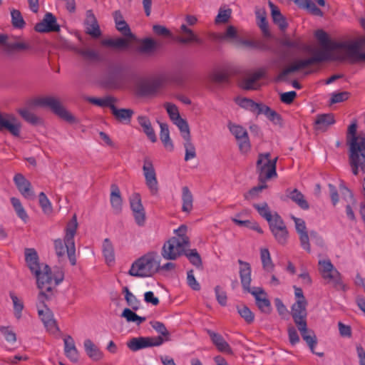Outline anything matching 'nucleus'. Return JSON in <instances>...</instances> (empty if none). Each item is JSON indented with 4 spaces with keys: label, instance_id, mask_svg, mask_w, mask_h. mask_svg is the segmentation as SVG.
I'll return each mask as SVG.
<instances>
[{
    "label": "nucleus",
    "instance_id": "nucleus-49",
    "mask_svg": "<svg viewBox=\"0 0 365 365\" xmlns=\"http://www.w3.org/2000/svg\"><path fill=\"white\" fill-rule=\"evenodd\" d=\"M19 113L26 122L32 125H38L41 121L40 118L29 110L27 108L19 109Z\"/></svg>",
    "mask_w": 365,
    "mask_h": 365
},
{
    "label": "nucleus",
    "instance_id": "nucleus-62",
    "mask_svg": "<svg viewBox=\"0 0 365 365\" xmlns=\"http://www.w3.org/2000/svg\"><path fill=\"white\" fill-rule=\"evenodd\" d=\"M255 113L257 115L264 114L269 120H274V110L264 104L259 103Z\"/></svg>",
    "mask_w": 365,
    "mask_h": 365
},
{
    "label": "nucleus",
    "instance_id": "nucleus-7",
    "mask_svg": "<svg viewBox=\"0 0 365 365\" xmlns=\"http://www.w3.org/2000/svg\"><path fill=\"white\" fill-rule=\"evenodd\" d=\"M349 145V163L351 172L357 175L365 173V138H354Z\"/></svg>",
    "mask_w": 365,
    "mask_h": 365
},
{
    "label": "nucleus",
    "instance_id": "nucleus-35",
    "mask_svg": "<svg viewBox=\"0 0 365 365\" xmlns=\"http://www.w3.org/2000/svg\"><path fill=\"white\" fill-rule=\"evenodd\" d=\"M253 207L257 210L259 215L269 222V229L271 232L274 233L272 215L268 205L266 202H262L260 204L255 203L253 204Z\"/></svg>",
    "mask_w": 365,
    "mask_h": 365
},
{
    "label": "nucleus",
    "instance_id": "nucleus-41",
    "mask_svg": "<svg viewBox=\"0 0 365 365\" xmlns=\"http://www.w3.org/2000/svg\"><path fill=\"white\" fill-rule=\"evenodd\" d=\"M183 255H185L188 259L189 262L197 269H200L202 267V262L200 254L197 252L196 249H187L185 250Z\"/></svg>",
    "mask_w": 365,
    "mask_h": 365
},
{
    "label": "nucleus",
    "instance_id": "nucleus-36",
    "mask_svg": "<svg viewBox=\"0 0 365 365\" xmlns=\"http://www.w3.org/2000/svg\"><path fill=\"white\" fill-rule=\"evenodd\" d=\"M150 324L159 334L158 336H153V338H160L162 341V344L170 340V333L163 322L151 321Z\"/></svg>",
    "mask_w": 365,
    "mask_h": 365
},
{
    "label": "nucleus",
    "instance_id": "nucleus-21",
    "mask_svg": "<svg viewBox=\"0 0 365 365\" xmlns=\"http://www.w3.org/2000/svg\"><path fill=\"white\" fill-rule=\"evenodd\" d=\"M307 302L296 301L292 307V315L297 327L307 324Z\"/></svg>",
    "mask_w": 365,
    "mask_h": 365
},
{
    "label": "nucleus",
    "instance_id": "nucleus-32",
    "mask_svg": "<svg viewBox=\"0 0 365 365\" xmlns=\"http://www.w3.org/2000/svg\"><path fill=\"white\" fill-rule=\"evenodd\" d=\"M83 346L86 354L93 361H99L103 358V353L100 349L89 339L83 342Z\"/></svg>",
    "mask_w": 365,
    "mask_h": 365
},
{
    "label": "nucleus",
    "instance_id": "nucleus-9",
    "mask_svg": "<svg viewBox=\"0 0 365 365\" xmlns=\"http://www.w3.org/2000/svg\"><path fill=\"white\" fill-rule=\"evenodd\" d=\"M189 247L190 240L171 237L164 243L161 255L165 259L175 260L183 255L185 249Z\"/></svg>",
    "mask_w": 365,
    "mask_h": 365
},
{
    "label": "nucleus",
    "instance_id": "nucleus-40",
    "mask_svg": "<svg viewBox=\"0 0 365 365\" xmlns=\"http://www.w3.org/2000/svg\"><path fill=\"white\" fill-rule=\"evenodd\" d=\"M86 101L100 107H108L111 110L112 106L115 105L114 103L116 101V99L112 96H106L103 98L88 97Z\"/></svg>",
    "mask_w": 365,
    "mask_h": 365
},
{
    "label": "nucleus",
    "instance_id": "nucleus-28",
    "mask_svg": "<svg viewBox=\"0 0 365 365\" xmlns=\"http://www.w3.org/2000/svg\"><path fill=\"white\" fill-rule=\"evenodd\" d=\"M111 113L115 119L123 124H130L134 111L130 108H118L115 105L112 106Z\"/></svg>",
    "mask_w": 365,
    "mask_h": 365
},
{
    "label": "nucleus",
    "instance_id": "nucleus-47",
    "mask_svg": "<svg viewBox=\"0 0 365 365\" xmlns=\"http://www.w3.org/2000/svg\"><path fill=\"white\" fill-rule=\"evenodd\" d=\"M232 220L240 227H246L260 234L263 232L259 224L255 220H241L237 218H232Z\"/></svg>",
    "mask_w": 365,
    "mask_h": 365
},
{
    "label": "nucleus",
    "instance_id": "nucleus-60",
    "mask_svg": "<svg viewBox=\"0 0 365 365\" xmlns=\"http://www.w3.org/2000/svg\"><path fill=\"white\" fill-rule=\"evenodd\" d=\"M130 205L132 211H137L141 209H144L142 202L141 197L139 193H133L130 198Z\"/></svg>",
    "mask_w": 365,
    "mask_h": 365
},
{
    "label": "nucleus",
    "instance_id": "nucleus-54",
    "mask_svg": "<svg viewBox=\"0 0 365 365\" xmlns=\"http://www.w3.org/2000/svg\"><path fill=\"white\" fill-rule=\"evenodd\" d=\"M10 297L13 302L14 315L17 319H20L21 317V312L24 309V303L19 299L14 292L9 293Z\"/></svg>",
    "mask_w": 365,
    "mask_h": 365
},
{
    "label": "nucleus",
    "instance_id": "nucleus-12",
    "mask_svg": "<svg viewBox=\"0 0 365 365\" xmlns=\"http://www.w3.org/2000/svg\"><path fill=\"white\" fill-rule=\"evenodd\" d=\"M47 275L50 278L48 279V281L51 282L45 286L46 287L38 288L40 289L38 299L41 302H43L44 299H51L54 297L53 289L63 282L64 278V274L62 270L57 271L53 275L51 268Z\"/></svg>",
    "mask_w": 365,
    "mask_h": 365
},
{
    "label": "nucleus",
    "instance_id": "nucleus-2",
    "mask_svg": "<svg viewBox=\"0 0 365 365\" xmlns=\"http://www.w3.org/2000/svg\"><path fill=\"white\" fill-rule=\"evenodd\" d=\"M240 264V277L243 289L252 294L255 299L256 304L259 309L265 314H269L272 311L271 302L267 298L266 292L261 287H250L251 283V267L248 262L241 259L238 260Z\"/></svg>",
    "mask_w": 365,
    "mask_h": 365
},
{
    "label": "nucleus",
    "instance_id": "nucleus-63",
    "mask_svg": "<svg viewBox=\"0 0 365 365\" xmlns=\"http://www.w3.org/2000/svg\"><path fill=\"white\" fill-rule=\"evenodd\" d=\"M116 29L121 32V34L127 37H133V34L130 31V27L125 21L120 20L119 21L115 22Z\"/></svg>",
    "mask_w": 365,
    "mask_h": 365
},
{
    "label": "nucleus",
    "instance_id": "nucleus-26",
    "mask_svg": "<svg viewBox=\"0 0 365 365\" xmlns=\"http://www.w3.org/2000/svg\"><path fill=\"white\" fill-rule=\"evenodd\" d=\"M237 44H241L245 46L257 48L262 51H269L272 48L274 42L270 39L264 38L262 36V38L256 41L250 40H242L240 39L237 41Z\"/></svg>",
    "mask_w": 365,
    "mask_h": 365
},
{
    "label": "nucleus",
    "instance_id": "nucleus-20",
    "mask_svg": "<svg viewBox=\"0 0 365 365\" xmlns=\"http://www.w3.org/2000/svg\"><path fill=\"white\" fill-rule=\"evenodd\" d=\"M14 181L18 190L24 197L28 200H34L35 198V193L32 190L31 182L22 174H16Z\"/></svg>",
    "mask_w": 365,
    "mask_h": 365
},
{
    "label": "nucleus",
    "instance_id": "nucleus-38",
    "mask_svg": "<svg viewBox=\"0 0 365 365\" xmlns=\"http://www.w3.org/2000/svg\"><path fill=\"white\" fill-rule=\"evenodd\" d=\"M158 43L151 38H145L142 40L138 51L144 54H153L158 48Z\"/></svg>",
    "mask_w": 365,
    "mask_h": 365
},
{
    "label": "nucleus",
    "instance_id": "nucleus-46",
    "mask_svg": "<svg viewBox=\"0 0 365 365\" xmlns=\"http://www.w3.org/2000/svg\"><path fill=\"white\" fill-rule=\"evenodd\" d=\"M103 253L107 263H110L114 261V249L111 242L108 238L105 239L103 241Z\"/></svg>",
    "mask_w": 365,
    "mask_h": 365
},
{
    "label": "nucleus",
    "instance_id": "nucleus-14",
    "mask_svg": "<svg viewBox=\"0 0 365 365\" xmlns=\"http://www.w3.org/2000/svg\"><path fill=\"white\" fill-rule=\"evenodd\" d=\"M127 347L132 351L159 346L162 345V341L160 338H153V336H139L130 339L126 343Z\"/></svg>",
    "mask_w": 365,
    "mask_h": 365
},
{
    "label": "nucleus",
    "instance_id": "nucleus-29",
    "mask_svg": "<svg viewBox=\"0 0 365 365\" xmlns=\"http://www.w3.org/2000/svg\"><path fill=\"white\" fill-rule=\"evenodd\" d=\"M110 201L115 213H120L122 210L123 200L118 186L112 184L110 186Z\"/></svg>",
    "mask_w": 365,
    "mask_h": 365
},
{
    "label": "nucleus",
    "instance_id": "nucleus-18",
    "mask_svg": "<svg viewBox=\"0 0 365 365\" xmlns=\"http://www.w3.org/2000/svg\"><path fill=\"white\" fill-rule=\"evenodd\" d=\"M232 134L237 140L240 151L242 154H247L251 148L248 133L242 126L238 125H230L229 126Z\"/></svg>",
    "mask_w": 365,
    "mask_h": 365
},
{
    "label": "nucleus",
    "instance_id": "nucleus-42",
    "mask_svg": "<svg viewBox=\"0 0 365 365\" xmlns=\"http://www.w3.org/2000/svg\"><path fill=\"white\" fill-rule=\"evenodd\" d=\"M260 259L262 264V268L265 272H269L273 269V264L271 258V255L268 249H260Z\"/></svg>",
    "mask_w": 365,
    "mask_h": 365
},
{
    "label": "nucleus",
    "instance_id": "nucleus-58",
    "mask_svg": "<svg viewBox=\"0 0 365 365\" xmlns=\"http://www.w3.org/2000/svg\"><path fill=\"white\" fill-rule=\"evenodd\" d=\"M232 14V10L230 9H223L222 8L220 9L219 13L215 18L216 24H225L227 23Z\"/></svg>",
    "mask_w": 365,
    "mask_h": 365
},
{
    "label": "nucleus",
    "instance_id": "nucleus-23",
    "mask_svg": "<svg viewBox=\"0 0 365 365\" xmlns=\"http://www.w3.org/2000/svg\"><path fill=\"white\" fill-rule=\"evenodd\" d=\"M7 130L11 135L15 137L20 135L21 124L17 122L14 117L6 118L0 113V132Z\"/></svg>",
    "mask_w": 365,
    "mask_h": 365
},
{
    "label": "nucleus",
    "instance_id": "nucleus-8",
    "mask_svg": "<svg viewBox=\"0 0 365 365\" xmlns=\"http://www.w3.org/2000/svg\"><path fill=\"white\" fill-rule=\"evenodd\" d=\"M32 104L35 106L49 108L54 114L70 123H74L76 120L75 117L61 105L57 98L53 96L38 97L33 100Z\"/></svg>",
    "mask_w": 365,
    "mask_h": 365
},
{
    "label": "nucleus",
    "instance_id": "nucleus-34",
    "mask_svg": "<svg viewBox=\"0 0 365 365\" xmlns=\"http://www.w3.org/2000/svg\"><path fill=\"white\" fill-rule=\"evenodd\" d=\"M335 123L334 115L331 113L322 114L317 116L315 120L316 129L325 131L329 126Z\"/></svg>",
    "mask_w": 365,
    "mask_h": 365
},
{
    "label": "nucleus",
    "instance_id": "nucleus-22",
    "mask_svg": "<svg viewBox=\"0 0 365 365\" xmlns=\"http://www.w3.org/2000/svg\"><path fill=\"white\" fill-rule=\"evenodd\" d=\"M257 25L260 29L262 36L274 41V38L269 30L268 21L267 20V14L263 8H256L255 10Z\"/></svg>",
    "mask_w": 365,
    "mask_h": 365
},
{
    "label": "nucleus",
    "instance_id": "nucleus-55",
    "mask_svg": "<svg viewBox=\"0 0 365 365\" xmlns=\"http://www.w3.org/2000/svg\"><path fill=\"white\" fill-rule=\"evenodd\" d=\"M39 205L45 214H50L52 212V205L50 200L46 197L43 192H40L38 195Z\"/></svg>",
    "mask_w": 365,
    "mask_h": 365
},
{
    "label": "nucleus",
    "instance_id": "nucleus-30",
    "mask_svg": "<svg viewBox=\"0 0 365 365\" xmlns=\"http://www.w3.org/2000/svg\"><path fill=\"white\" fill-rule=\"evenodd\" d=\"M64 352L66 356L72 361L76 362L78 360V351L76 347L75 342L71 336L68 335L63 339Z\"/></svg>",
    "mask_w": 365,
    "mask_h": 365
},
{
    "label": "nucleus",
    "instance_id": "nucleus-27",
    "mask_svg": "<svg viewBox=\"0 0 365 365\" xmlns=\"http://www.w3.org/2000/svg\"><path fill=\"white\" fill-rule=\"evenodd\" d=\"M206 332L210 337V339L213 344L217 347V349L227 354H232V349L229 344L224 339L223 336L215 332L210 329H207Z\"/></svg>",
    "mask_w": 365,
    "mask_h": 365
},
{
    "label": "nucleus",
    "instance_id": "nucleus-11",
    "mask_svg": "<svg viewBox=\"0 0 365 365\" xmlns=\"http://www.w3.org/2000/svg\"><path fill=\"white\" fill-rule=\"evenodd\" d=\"M161 86L160 81L138 78L133 82V91L138 97H148L155 94Z\"/></svg>",
    "mask_w": 365,
    "mask_h": 365
},
{
    "label": "nucleus",
    "instance_id": "nucleus-25",
    "mask_svg": "<svg viewBox=\"0 0 365 365\" xmlns=\"http://www.w3.org/2000/svg\"><path fill=\"white\" fill-rule=\"evenodd\" d=\"M297 328H298L299 331H300L303 339L306 341V343L309 346L311 351L313 354H315L319 356H322L323 353H317V352L314 351V347L316 346V345L317 344V337L312 331L309 330L307 329V324H302L300 326H298Z\"/></svg>",
    "mask_w": 365,
    "mask_h": 365
},
{
    "label": "nucleus",
    "instance_id": "nucleus-53",
    "mask_svg": "<svg viewBox=\"0 0 365 365\" xmlns=\"http://www.w3.org/2000/svg\"><path fill=\"white\" fill-rule=\"evenodd\" d=\"M180 131L181 136L183 140L191 138L190 128L186 120L179 118L175 122H174Z\"/></svg>",
    "mask_w": 365,
    "mask_h": 365
},
{
    "label": "nucleus",
    "instance_id": "nucleus-56",
    "mask_svg": "<svg viewBox=\"0 0 365 365\" xmlns=\"http://www.w3.org/2000/svg\"><path fill=\"white\" fill-rule=\"evenodd\" d=\"M164 107L165 108L170 118L173 120V123L178 120L179 118H181L178 111V108L175 104L171 103H165L164 104Z\"/></svg>",
    "mask_w": 365,
    "mask_h": 365
},
{
    "label": "nucleus",
    "instance_id": "nucleus-17",
    "mask_svg": "<svg viewBox=\"0 0 365 365\" xmlns=\"http://www.w3.org/2000/svg\"><path fill=\"white\" fill-rule=\"evenodd\" d=\"M49 300L50 299H44L43 302H41L38 298V303L36 304L38 314L47 329L50 331L58 330V329L56 321L53 317V313L46 304V302Z\"/></svg>",
    "mask_w": 365,
    "mask_h": 365
},
{
    "label": "nucleus",
    "instance_id": "nucleus-50",
    "mask_svg": "<svg viewBox=\"0 0 365 365\" xmlns=\"http://www.w3.org/2000/svg\"><path fill=\"white\" fill-rule=\"evenodd\" d=\"M11 24L16 29H21L25 27L26 22L21 12L17 9H12L11 11Z\"/></svg>",
    "mask_w": 365,
    "mask_h": 365
},
{
    "label": "nucleus",
    "instance_id": "nucleus-5",
    "mask_svg": "<svg viewBox=\"0 0 365 365\" xmlns=\"http://www.w3.org/2000/svg\"><path fill=\"white\" fill-rule=\"evenodd\" d=\"M160 269V259L156 252H148L136 259L128 272L130 276L148 277Z\"/></svg>",
    "mask_w": 365,
    "mask_h": 365
},
{
    "label": "nucleus",
    "instance_id": "nucleus-39",
    "mask_svg": "<svg viewBox=\"0 0 365 365\" xmlns=\"http://www.w3.org/2000/svg\"><path fill=\"white\" fill-rule=\"evenodd\" d=\"M182 210L190 212L192 209L193 196L187 186L182 188Z\"/></svg>",
    "mask_w": 365,
    "mask_h": 365
},
{
    "label": "nucleus",
    "instance_id": "nucleus-3",
    "mask_svg": "<svg viewBox=\"0 0 365 365\" xmlns=\"http://www.w3.org/2000/svg\"><path fill=\"white\" fill-rule=\"evenodd\" d=\"M256 168L259 184L245 194V198L248 200L257 197L259 193L267 188V180L274 176V160L271 159L269 153L259 154Z\"/></svg>",
    "mask_w": 365,
    "mask_h": 365
},
{
    "label": "nucleus",
    "instance_id": "nucleus-37",
    "mask_svg": "<svg viewBox=\"0 0 365 365\" xmlns=\"http://www.w3.org/2000/svg\"><path fill=\"white\" fill-rule=\"evenodd\" d=\"M159 125L160 128V138L164 147L169 151H173L174 149V145L170 138V131L168 124L165 123H159Z\"/></svg>",
    "mask_w": 365,
    "mask_h": 365
},
{
    "label": "nucleus",
    "instance_id": "nucleus-19",
    "mask_svg": "<svg viewBox=\"0 0 365 365\" xmlns=\"http://www.w3.org/2000/svg\"><path fill=\"white\" fill-rule=\"evenodd\" d=\"M34 29L39 33L58 32L60 26L57 23L56 16L47 12L43 19L35 25Z\"/></svg>",
    "mask_w": 365,
    "mask_h": 365
},
{
    "label": "nucleus",
    "instance_id": "nucleus-64",
    "mask_svg": "<svg viewBox=\"0 0 365 365\" xmlns=\"http://www.w3.org/2000/svg\"><path fill=\"white\" fill-rule=\"evenodd\" d=\"M187 283L188 286L195 291H199L200 289V285L196 280L192 269L189 270L187 273Z\"/></svg>",
    "mask_w": 365,
    "mask_h": 365
},
{
    "label": "nucleus",
    "instance_id": "nucleus-52",
    "mask_svg": "<svg viewBox=\"0 0 365 365\" xmlns=\"http://www.w3.org/2000/svg\"><path fill=\"white\" fill-rule=\"evenodd\" d=\"M238 314L247 324H251L254 322L255 315L245 305L237 306Z\"/></svg>",
    "mask_w": 365,
    "mask_h": 365
},
{
    "label": "nucleus",
    "instance_id": "nucleus-24",
    "mask_svg": "<svg viewBox=\"0 0 365 365\" xmlns=\"http://www.w3.org/2000/svg\"><path fill=\"white\" fill-rule=\"evenodd\" d=\"M86 33L93 38H97L101 36V31L98 21L91 10L86 11V19L85 20Z\"/></svg>",
    "mask_w": 365,
    "mask_h": 365
},
{
    "label": "nucleus",
    "instance_id": "nucleus-31",
    "mask_svg": "<svg viewBox=\"0 0 365 365\" xmlns=\"http://www.w3.org/2000/svg\"><path fill=\"white\" fill-rule=\"evenodd\" d=\"M72 50L86 61L94 62L101 60L99 53L93 49L73 47Z\"/></svg>",
    "mask_w": 365,
    "mask_h": 365
},
{
    "label": "nucleus",
    "instance_id": "nucleus-43",
    "mask_svg": "<svg viewBox=\"0 0 365 365\" xmlns=\"http://www.w3.org/2000/svg\"><path fill=\"white\" fill-rule=\"evenodd\" d=\"M289 198L298 205L302 209L307 210L309 207V203L304 199V195L298 190L294 189L289 194Z\"/></svg>",
    "mask_w": 365,
    "mask_h": 365
},
{
    "label": "nucleus",
    "instance_id": "nucleus-6",
    "mask_svg": "<svg viewBox=\"0 0 365 365\" xmlns=\"http://www.w3.org/2000/svg\"><path fill=\"white\" fill-rule=\"evenodd\" d=\"M25 260L31 272L34 274L36 279L38 288H44L49 283L48 281V273L50 267L46 264H41L38 260V253L34 248H26L24 251Z\"/></svg>",
    "mask_w": 365,
    "mask_h": 365
},
{
    "label": "nucleus",
    "instance_id": "nucleus-51",
    "mask_svg": "<svg viewBox=\"0 0 365 365\" xmlns=\"http://www.w3.org/2000/svg\"><path fill=\"white\" fill-rule=\"evenodd\" d=\"M183 145L185 150V160L188 161L196 157V149L194 144L192 143L191 138L185 139Z\"/></svg>",
    "mask_w": 365,
    "mask_h": 365
},
{
    "label": "nucleus",
    "instance_id": "nucleus-57",
    "mask_svg": "<svg viewBox=\"0 0 365 365\" xmlns=\"http://www.w3.org/2000/svg\"><path fill=\"white\" fill-rule=\"evenodd\" d=\"M275 24L278 26L282 31H284L288 24L286 18L281 14L279 9L275 6Z\"/></svg>",
    "mask_w": 365,
    "mask_h": 365
},
{
    "label": "nucleus",
    "instance_id": "nucleus-13",
    "mask_svg": "<svg viewBox=\"0 0 365 365\" xmlns=\"http://www.w3.org/2000/svg\"><path fill=\"white\" fill-rule=\"evenodd\" d=\"M267 73V69L266 68H259L254 72L248 73L247 76L242 78L239 81V86L245 91L257 90L260 87V84L258 81L264 78Z\"/></svg>",
    "mask_w": 365,
    "mask_h": 365
},
{
    "label": "nucleus",
    "instance_id": "nucleus-61",
    "mask_svg": "<svg viewBox=\"0 0 365 365\" xmlns=\"http://www.w3.org/2000/svg\"><path fill=\"white\" fill-rule=\"evenodd\" d=\"M289 239V232L287 229H282L275 231V240L278 244L284 245Z\"/></svg>",
    "mask_w": 365,
    "mask_h": 365
},
{
    "label": "nucleus",
    "instance_id": "nucleus-4",
    "mask_svg": "<svg viewBox=\"0 0 365 365\" xmlns=\"http://www.w3.org/2000/svg\"><path fill=\"white\" fill-rule=\"evenodd\" d=\"M78 225L77 217L75 214L66 225L64 242L61 239L55 240L53 242L56 255L58 257H62L66 252L69 261L73 266L76 264L74 237L76 234Z\"/></svg>",
    "mask_w": 365,
    "mask_h": 365
},
{
    "label": "nucleus",
    "instance_id": "nucleus-59",
    "mask_svg": "<svg viewBox=\"0 0 365 365\" xmlns=\"http://www.w3.org/2000/svg\"><path fill=\"white\" fill-rule=\"evenodd\" d=\"M240 106L247 109L253 113H256L257 109L259 106V103H255L250 98H244L239 102Z\"/></svg>",
    "mask_w": 365,
    "mask_h": 365
},
{
    "label": "nucleus",
    "instance_id": "nucleus-44",
    "mask_svg": "<svg viewBox=\"0 0 365 365\" xmlns=\"http://www.w3.org/2000/svg\"><path fill=\"white\" fill-rule=\"evenodd\" d=\"M101 43L103 46L116 48H126L129 46V41L123 38L104 39Z\"/></svg>",
    "mask_w": 365,
    "mask_h": 365
},
{
    "label": "nucleus",
    "instance_id": "nucleus-33",
    "mask_svg": "<svg viewBox=\"0 0 365 365\" xmlns=\"http://www.w3.org/2000/svg\"><path fill=\"white\" fill-rule=\"evenodd\" d=\"M138 123L142 127L143 132L152 143L157 141V136L152 127L150 119L145 115H139L137 118Z\"/></svg>",
    "mask_w": 365,
    "mask_h": 365
},
{
    "label": "nucleus",
    "instance_id": "nucleus-15",
    "mask_svg": "<svg viewBox=\"0 0 365 365\" xmlns=\"http://www.w3.org/2000/svg\"><path fill=\"white\" fill-rule=\"evenodd\" d=\"M143 175L145 184L149 188L152 195H156L158 192V183L156 178V173L153 163L148 157L144 158L143 166Z\"/></svg>",
    "mask_w": 365,
    "mask_h": 365
},
{
    "label": "nucleus",
    "instance_id": "nucleus-45",
    "mask_svg": "<svg viewBox=\"0 0 365 365\" xmlns=\"http://www.w3.org/2000/svg\"><path fill=\"white\" fill-rule=\"evenodd\" d=\"M232 73L230 69L215 71L210 75V80L216 83L228 82Z\"/></svg>",
    "mask_w": 365,
    "mask_h": 365
},
{
    "label": "nucleus",
    "instance_id": "nucleus-1",
    "mask_svg": "<svg viewBox=\"0 0 365 365\" xmlns=\"http://www.w3.org/2000/svg\"><path fill=\"white\" fill-rule=\"evenodd\" d=\"M315 36L323 49L310 48L309 52L313 55L311 58L293 62L277 76L275 81H288L293 73L328 60L348 61L351 63L365 62V53L361 51L359 42L331 41L327 33L322 30H317Z\"/></svg>",
    "mask_w": 365,
    "mask_h": 365
},
{
    "label": "nucleus",
    "instance_id": "nucleus-48",
    "mask_svg": "<svg viewBox=\"0 0 365 365\" xmlns=\"http://www.w3.org/2000/svg\"><path fill=\"white\" fill-rule=\"evenodd\" d=\"M11 203L14 207L18 217L21 218L24 222H26L29 217L19 199L13 197L11 198Z\"/></svg>",
    "mask_w": 365,
    "mask_h": 365
},
{
    "label": "nucleus",
    "instance_id": "nucleus-16",
    "mask_svg": "<svg viewBox=\"0 0 365 365\" xmlns=\"http://www.w3.org/2000/svg\"><path fill=\"white\" fill-rule=\"evenodd\" d=\"M125 82L126 76L119 68L110 71L102 81L103 86L109 89H120L124 87Z\"/></svg>",
    "mask_w": 365,
    "mask_h": 365
},
{
    "label": "nucleus",
    "instance_id": "nucleus-10",
    "mask_svg": "<svg viewBox=\"0 0 365 365\" xmlns=\"http://www.w3.org/2000/svg\"><path fill=\"white\" fill-rule=\"evenodd\" d=\"M319 272L322 277L331 283L334 287L346 289V286L341 280V275L336 268L334 266L329 259H319L318 262Z\"/></svg>",
    "mask_w": 365,
    "mask_h": 365
}]
</instances>
